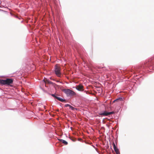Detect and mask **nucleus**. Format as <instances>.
<instances>
[{
	"instance_id": "1",
	"label": "nucleus",
	"mask_w": 154,
	"mask_h": 154,
	"mask_svg": "<svg viewBox=\"0 0 154 154\" xmlns=\"http://www.w3.org/2000/svg\"><path fill=\"white\" fill-rule=\"evenodd\" d=\"M13 80L11 79H7L6 80H0V83L2 85H9L13 83Z\"/></svg>"
},
{
	"instance_id": "2",
	"label": "nucleus",
	"mask_w": 154,
	"mask_h": 154,
	"mask_svg": "<svg viewBox=\"0 0 154 154\" xmlns=\"http://www.w3.org/2000/svg\"><path fill=\"white\" fill-rule=\"evenodd\" d=\"M63 91L68 96H74L76 94L73 91L69 89H63Z\"/></svg>"
},
{
	"instance_id": "3",
	"label": "nucleus",
	"mask_w": 154,
	"mask_h": 154,
	"mask_svg": "<svg viewBox=\"0 0 154 154\" xmlns=\"http://www.w3.org/2000/svg\"><path fill=\"white\" fill-rule=\"evenodd\" d=\"M60 70V66L57 64L55 66V72L56 75L58 77H60L61 75Z\"/></svg>"
},
{
	"instance_id": "4",
	"label": "nucleus",
	"mask_w": 154,
	"mask_h": 154,
	"mask_svg": "<svg viewBox=\"0 0 154 154\" xmlns=\"http://www.w3.org/2000/svg\"><path fill=\"white\" fill-rule=\"evenodd\" d=\"M83 87L82 85L80 84L76 86V89L79 91H84Z\"/></svg>"
},
{
	"instance_id": "5",
	"label": "nucleus",
	"mask_w": 154,
	"mask_h": 154,
	"mask_svg": "<svg viewBox=\"0 0 154 154\" xmlns=\"http://www.w3.org/2000/svg\"><path fill=\"white\" fill-rule=\"evenodd\" d=\"M114 113V112H107L106 111H105L103 113H100V114L102 116H108L109 115L113 114Z\"/></svg>"
},
{
	"instance_id": "6",
	"label": "nucleus",
	"mask_w": 154,
	"mask_h": 154,
	"mask_svg": "<svg viewBox=\"0 0 154 154\" xmlns=\"http://www.w3.org/2000/svg\"><path fill=\"white\" fill-rule=\"evenodd\" d=\"M44 81L45 84H52L53 83L52 82L49 81L46 78L44 79Z\"/></svg>"
},
{
	"instance_id": "7",
	"label": "nucleus",
	"mask_w": 154,
	"mask_h": 154,
	"mask_svg": "<svg viewBox=\"0 0 154 154\" xmlns=\"http://www.w3.org/2000/svg\"><path fill=\"white\" fill-rule=\"evenodd\" d=\"M56 99L62 102H64V101H65V100L62 99L61 98H60V97H58L57 96L56 97Z\"/></svg>"
},
{
	"instance_id": "8",
	"label": "nucleus",
	"mask_w": 154,
	"mask_h": 154,
	"mask_svg": "<svg viewBox=\"0 0 154 154\" xmlns=\"http://www.w3.org/2000/svg\"><path fill=\"white\" fill-rule=\"evenodd\" d=\"M59 140L62 142L63 143L65 144L66 145L68 144V143L66 141L62 139H59Z\"/></svg>"
},
{
	"instance_id": "9",
	"label": "nucleus",
	"mask_w": 154,
	"mask_h": 154,
	"mask_svg": "<svg viewBox=\"0 0 154 154\" xmlns=\"http://www.w3.org/2000/svg\"><path fill=\"white\" fill-rule=\"evenodd\" d=\"M114 149L116 154H120L119 149L117 147L114 148Z\"/></svg>"
},
{
	"instance_id": "10",
	"label": "nucleus",
	"mask_w": 154,
	"mask_h": 154,
	"mask_svg": "<svg viewBox=\"0 0 154 154\" xmlns=\"http://www.w3.org/2000/svg\"><path fill=\"white\" fill-rule=\"evenodd\" d=\"M122 100V98H119L118 99H117L116 100H115L113 101V102H115L117 101H119V100Z\"/></svg>"
},
{
	"instance_id": "11",
	"label": "nucleus",
	"mask_w": 154,
	"mask_h": 154,
	"mask_svg": "<svg viewBox=\"0 0 154 154\" xmlns=\"http://www.w3.org/2000/svg\"><path fill=\"white\" fill-rule=\"evenodd\" d=\"M51 96L55 98H56V97H57V96L55 95V94H51Z\"/></svg>"
},
{
	"instance_id": "12",
	"label": "nucleus",
	"mask_w": 154,
	"mask_h": 154,
	"mask_svg": "<svg viewBox=\"0 0 154 154\" xmlns=\"http://www.w3.org/2000/svg\"><path fill=\"white\" fill-rule=\"evenodd\" d=\"M69 107L72 110H73L74 109V108L71 105Z\"/></svg>"
},
{
	"instance_id": "13",
	"label": "nucleus",
	"mask_w": 154,
	"mask_h": 154,
	"mask_svg": "<svg viewBox=\"0 0 154 154\" xmlns=\"http://www.w3.org/2000/svg\"><path fill=\"white\" fill-rule=\"evenodd\" d=\"M70 105H69V104H66L65 106L66 107H67V106H70Z\"/></svg>"
},
{
	"instance_id": "14",
	"label": "nucleus",
	"mask_w": 154,
	"mask_h": 154,
	"mask_svg": "<svg viewBox=\"0 0 154 154\" xmlns=\"http://www.w3.org/2000/svg\"><path fill=\"white\" fill-rule=\"evenodd\" d=\"M113 148L116 147V145H115V143L114 142L113 143Z\"/></svg>"
},
{
	"instance_id": "15",
	"label": "nucleus",
	"mask_w": 154,
	"mask_h": 154,
	"mask_svg": "<svg viewBox=\"0 0 154 154\" xmlns=\"http://www.w3.org/2000/svg\"><path fill=\"white\" fill-rule=\"evenodd\" d=\"M55 86L57 87L58 88H59V87H60V86L58 85H55Z\"/></svg>"
},
{
	"instance_id": "16",
	"label": "nucleus",
	"mask_w": 154,
	"mask_h": 154,
	"mask_svg": "<svg viewBox=\"0 0 154 154\" xmlns=\"http://www.w3.org/2000/svg\"><path fill=\"white\" fill-rule=\"evenodd\" d=\"M45 86L46 87V85H45Z\"/></svg>"
},
{
	"instance_id": "17",
	"label": "nucleus",
	"mask_w": 154,
	"mask_h": 154,
	"mask_svg": "<svg viewBox=\"0 0 154 154\" xmlns=\"http://www.w3.org/2000/svg\"><path fill=\"white\" fill-rule=\"evenodd\" d=\"M153 66H154V65H153Z\"/></svg>"
}]
</instances>
